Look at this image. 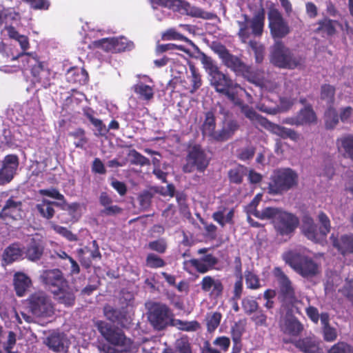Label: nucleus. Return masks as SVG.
I'll return each instance as SVG.
<instances>
[{
    "instance_id": "1",
    "label": "nucleus",
    "mask_w": 353,
    "mask_h": 353,
    "mask_svg": "<svg viewBox=\"0 0 353 353\" xmlns=\"http://www.w3.org/2000/svg\"><path fill=\"white\" fill-rule=\"evenodd\" d=\"M210 83L216 92L225 96L234 105L238 106L241 112L248 118L254 109L243 103L237 96V90L240 88L228 75L219 72L210 78Z\"/></svg>"
},
{
    "instance_id": "2",
    "label": "nucleus",
    "mask_w": 353,
    "mask_h": 353,
    "mask_svg": "<svg viewBox=\"0 0 353 353\" xmlns=\"http://www.w3.org/2000/svg\"><path fill=\"white\" fill-rule=\"evenodd\" d=\"M270 59L274 65L281 69L294 70L303 66L305 63V57L281 41H276L272 46Z\"/></svg>"
},
{
    "instance_id": "3",
    "label": "nucleus",
    "mask_w": 353,
    "mask_h": 353,
    "mask_svg": "<svg viewBox=\"0 0 353 353\" xmlns=\"http://www.w3.org/2000/svg\"><path fill=\"white\" fill-rule=\"evenodd\" d=\"M97 327L105 339L114 346L121 348V352L135 353L139 350V344L125 336L122 330L112 327L108 323L99 321Z\"/></svg>"
},
{
    "instance_id": "4",
    "label": "nucleus",
    "mask_w": 353,
    "mask_h": 353,
    "mask_svg": "<svg viewBox=\"0 0 353 353\" xmlns=\"http://www.w3.org/2000/svg\"><path fill=\"white\" fill-rule=\"evenodd\" d=\"M283 259L299 274L304 278H312L320 272V265L312 258L290 251L283 255Z\"/></svg>"
},
{
    "instance_id": "5",
    "label": "nucleus",
    "mask_w": 353,
    "mask_h": 353,
    "mask_svg": "<svg viewBox=\"0 0 353 353\" xmlns=\"http://www.w3.org/2000/svg\"><path fill=\"white\" fill-rule=\"evenodd\" d=\"M265 14L263 10L259 12L250 19L242 14L237 20L238 36L243 43H247L250 37H261L264 28Z\"/></svg>"
},
{
    "instance_id": "6",
    "label": "nucleus",
    "mask_w": 353,
    "mask_h": 353,
    "mask_svg": "<svg viewBox=\"0 0 353 353\" xmlns=\"http://www.w3.org/2000/svg\"><path fill=\"white\" fill-rule=\"evenodd\" d=\"M298 184V174L292 169L279 170L272 177L268 192L271 194H281L294 188Z\"/></svg>"
},
{
    "instance_id": "7",
    "label": "nucleus",
    "mask_w": 353,
    "mask_h": 353,
    "mask_svg": "<svg viewBox=\"0 0 353 353\" xmlns=\"http://www.w3.org/2000/svg\"><path fill=\"white\" fill-rule=\"evenodd\" d=\"M268 212L267 220L272 221L275 229L281 235L292 233L299 224V220L295 216L280 208H272Z\"/></svg>"
},
{
    "instance_id": "8",
    "label": "nucleus",
    "mask_w": 353,
    "mask_h": 353,
    "mask_svg": "<svg viewBox=\"0 0 353 353\" xmlns=\"http://www.w3.org/2000/svg\"><path fill=\"white\" fill-rule=\"evenodd\" d=\"M248 119L256 127H263L283 139L289 138L294 141L299 139L300 136L295 130L272 123L266 118L258 114L254 110Z\"/></svg>"
},
{
    "instance_id": "9",
    "label": "nucleus",
    "mask_w": 353,
    "mask_h": 353,
    "mask_svg": "<svg viewBox=\"0 0 353 353\" xmlns=\"http://www.w3.org/2000/svg\"><path fill=\"white\" fill-rule=\"evenodd\" d=\"M28 305L30 311L36 317L48 318L54 314L50 297L43 292L32 294L28 299Z\"/></svg>"
},
{
    "instance_id": "10",
    "label": "nucleus",
    "mask_w": 353,
    "mask_h": 353,
    "mask_svg": "<svg viewBox=\"0 0 353 353\" xmlns=\"http://www.w3.org/2000/svg\"><path fill=\"white\" fill-rule=\"evenodd\" d=\"M185 161L183 166V171L185 173H191L195 170L202 172L207 168L210 161L206 153L199 145L188 148Z\"/></svg>"
},
{
    "instance_id": "11",
    "label": "nucleus",
    "mask_w": 353,
    "mask_h": 353,
    "mask_svg": "<svg viewBox=\"0 0 353 353\" xmlns=\"http://www.w3.org/2000/svg\"><path fill=\"white\" fill-rule=\"evenodd\" d=\"M152 8L163 6L171 8L176 6L185 10L187 14L192 17H200L205 19H212L215 17L213 13L203 11L199 8L191 6L188 2L181 0H149Z\"/></svg>"
},
{
    "instance_id": "12",
    "label": "nucleus",
    "mask_w": 353,
    "mask_h": 353,
    "mask_svg": "<svg viewBox=\"0 0 353 353\" xmlns=\"http://www.w3.org/2000/svg\"><path fill=\"white\" fill-rule=\"evenodd\" d=\"M148 319L153 327L162 330L169 325L172 314L164 304L154 303L147 314Z\"/></svg>"
},
{
    "instance_id": "13",
    "label": "nucleus",
    "mask_w": 353,
    "mask_h": 353,
    "mask_svg": "<svg viewBox=\"0 0 353 353\" xmlns=\"http://www.w3.org/2000/svg\"><path fill=\"white\" fill-rule=\"evenodd\" d=\"M268 21L273 38L282 39L290 33V28L288 22L277 9L272 8L268 12Z\"/></svg>"
},
{
    "instance_id": "14",
    "label": "nucleus",
    "mask_w": 353,
    "mask_h": 353,
    "mask_svg": "<svg viewBox=\"0 0 353 353\" xmlns=\"http://www.w3.org/2000/svg\"><path fill=\"white\" fill-rule=\"evenodd\" d=\"M223 63L228 68L230 69L236 75L243 76L249 81L253 83H259L266 85V83L259 80H254L252 79V73L251 68L246 65L240 58L229 54L223 61Z\"/></svg>"
},
{
    "instance_id": "15",
    "label": "nucleus",
    "mask_w": 353,
    "mask_h": 353,
    "mask_svg": "<svg viewBox=\"0 0 353 353\" xmlns=\"http://www.w3.org/2000/svg\"><path fill=\"white\" fill-rule=\"evenodd\" d=\"M273 274L278 281L282 300L285 303L291 304L296 302V297L294 288L286 274L278 267L274 269Z\"/></svg>"
},
{
    "instance_id": "16",
    "label": "nucleus",
    "mask_w": 353,
    "mask_h": 353,
    "mask_svg": "<svg viewBox=\"0 0 353 353\" xmlns=\"http://www.w3.org/2000/svg\"><path fill=\"white\" fill-rule=\"evenodd\" d=\"M45 243L41 236L38 234L32 236L23 248L25 258L32 262L39 261L44 252Z\"/></svg>"
},
{
    "instance_id": "17",
    "label": "nucleus",
    "mask_w": 353,
    "mask_h": 353,
    "mask_svg": "<svg viewBox=\"0 0 353 353\" xmlns=\"http://www.w3.org/2000/svg\"><path fill=\"white\" fill-rule=\"evenodd\" d=\"M39 280L46 286L57 288L59 290L67 285L63 272L57 268L42 271Z\"/></svg>"
},
{
    "instance_id": "18",
    "label": "nucleus",
    "mask_w": 353,
    "mask_h": 353,
    "mask_svg": "<svg viewBox=\"0 0 353 353\" xmlns=\"http://www.w3.org/2000/svg\"><path fill=\"white\" fill-rule=\"evenodd\" d=\"M23 202L12 196L9 198L0 212V218L6 219L11 218L14 220H19L22 218Z\"/></svg>"
},
{
    "instance_id": "19",
    "label": "nucleus",
    "mask_w": 353,
    "mask_h": 353,
    "mask_svg": "<svg viewBox=\"0 0 353 353\" xmlns=\"http://www.w3.org/2000/svg\"><path fill=\"white\" fill-rule=\"evenodd\" d=\"M18 165L17 156L8 155L5 157L0 168V185H4L11 181Z\"/></svg>"
},
{
    "instance_id": "20",
    "label": "nucleus",
    "mask_w": 353,
    "mask_h": 353,
    "mask_svg": "<svg viewBox=\"0 0 353 353\" xmlns=\"http://www.w3.org/2000/svg\"><path fill=\"white\" fill-rule=\"evenodd\" d=\"M43 343L56 352H65L68 347V341L63 333L52 332L45 338Z\"/></svg>"
},
{
    "instance_id": "21",
    "label": "nucleus",
    "mask_w": 353,
    "mask_h": 353,
    "mask_svg": "<svg viewBox=\"0 0 353 353\" xmlns=\"http://www.w3.org/2000/svg\"><path fill=\"white\" fill-rule=\"evenodd\" d=\"M238 122L234 119H225L222 121L221 128L216 131L214 141L222 142L231 138L239 129Z\"/></svg>"
},
{
    "instance_id": "22",
    "label": "nucleus",
    "mask_w": 353,
    "mask_h": 353,
    "mask_svg": "<svg viewBox=\"0 0 353 353\" xmlns=\"http://www.w3.org/2000/svg\"><path fill=\"white\" fill-rule=\"evenodd\" d=\"M281 331L290 336H298L303 330V325L293 316L286 315L280 321Z\"/></svg>"
},
{
    "instance_id": "23",
    "label": "nucleus",
    "mask_w": 353,
    "mask_h": 353,
    "mask_svg": "<svg viewBox=\"0 0 353 353\" xmlns=\"http://www.w3.org/2000/svg\"><path fill=\"white\" fill-rule=\"evenodd\" d=\"M333 246L343 255L353 253V234H345L339 237H330Z\"/></svg>"
},
{
    "instance_id": "24",
    "label": "nucleus",
    "mask_w": 353,
    "mask_h": 353,
    "mask_svg": "<svg viewBox=\"0 0 353 353\" xmlns=\"http://www.w3.org/2000/svg\"><path fill=\"white\" fill-rule=\"evenodd\" d=\"M259 111L270 115H275L281 112V107L276 99L270 96H263L256 105Z\"/></svg>"
},
{
    "instance_id": "25",
    "label": "nucleus",
    "mask_w": 353,
    "mask_h": 353,
    "mask_svg": "<svg viewBox=\"0 0 353 353\" xmlns=\"http://www.w3.org/2000/svg\"><path fill=\"white\" fill-rule=\"evenodd\" d=\"M187 263H190L199 272L203 274L212 270L217 264L218 259L209 254L203 256L200 259H191L185 261L184 264Z\"/></svg>"
},
{
    "instance_id": "26",
    "label": "nucleus",
    "mask_w": 353,
    "mask_h": 353,
    "mask_svg": "<svg viewBox=\"0 0 353 353\" xmlns=\"http://www.w3.org/2000/svg\"><path fill=\"white\" fill-rule=\"evenodd\" d=\"M321 332L325 341L334 342L338 337L337 330L330 323V315L327 312L321 314Z\"/></svg>"
},
{
    "instance_id": "27",
    "label": "nucleus",
    "mask_w": 353,
    "mask_h": 353,
    "mask_svg": "<svg viewBox=\"0 0 353 353\" xmlns=\"http://www.w3.org/2000/svg\"><path fill=\"white\" fill-rule=\"evenodd\" d=\"M216 121L214 114L212 111H208L205 113V119L202 124L201 130L204 137L214 141L215 134H216Z\"/></svg>"
},
{
    "instance_id": "28",
    "label": "nucleus",
    "mask_w": 353,
    "mask_h": 353,
    "mask_svg": "<svg viewBox=\"0 0 353 353\" xmlns=\"http://www.w3.org/2000/svg\"><path fill=\"white\" fill-rule=\"evenodd\" d=\"M261 195L257 194L253 199V200L250 202V203L246 206L245 210H246L248 216H251V215H254V216H256V218H258L259 219L267 220L268 218V213H269L268 211L271 210L272 207L265 208L263 210H262L261 211H259L256 209V207H257L259 201H261Z\"/></svg>"
},
{
    "instance_id": "29",
    "label": "nucleus",
    "mask_w": 353,
    "mask_h": 353,
    "mask_svg": "<svg viewBox=\"0 0 353 353\" xmlns=\"http://www.w3.org/2000/svg\"><path fill=\"white\" fill-rule=\"evenodd\" d=\"M23 254V250L19 243H14L7 247L3 254V259L6 263H12L18 260Z\"/></svg>"
},
{
    "instance_id": "30",
    "label": "nucleus",
    "mask_w": 353,
    "mask_h": 353,
    "mask_svg": "<svg viewBox=\"0 0 353 353\" xmlns=\"http://www.w3.org/2000/svg\"><path fill=\"white\" fill-rule=\"evenodd\" d=\"M302 231L305 236L312 241L319 239V232L313 219L307 216L303 219Z\"/></svg>"
},
{
    "instance_id": "31",
    "label": "nucleus",
    "mask_w": 353,
    "mask_h": 353,
    "mask_svg": "<svg viewBox=\"0 0 353 353\" xmlns=\"http://www.w3.org/2000/svg\"><path fill=\"white\" fill-rule=\"evenodd\" d=\"M31 281L28 276L21 272H17L14 274V285L17 294L22 296L26 290L30 285Z\"/></svg>"
},
{
    "instance_id": "32",
    "label": "nucleus",
    "mask_w": 353,
    "mask_h": 353,
    "mask_svg": "<svg viewBox=\"0 0 353 353\" xmlns=\"http://www.w3.org/2000/svg\"><path fill=\"white\" fill-rule=\"evenodd\" d=\"M296 346L305 353H321L322 350L319 347V343L311 338H305L299 340Z\"/></svg>"
},
{
    "instance_id": "33",
    "label": "nucleus",
    "mask_w": 353,
    "mask_h": 353,
    "mask_svg": "<svg viewBox=\"0 0 353 353\" xmlns=\"http://www.w3.org/2000/svg\"><path fill=\"white\" fill-rule=\"evenodd\" d=\"M36 208L41 216L47 219L52 218L55 212L52 207V203L46 199H43L40 203H38Z\"/></svg>"
},
{
    "instance_id": "34",
    "label": "nucleus",
    "mask_w": 353,
    "mask_h": 353,
    "mask_svg": "<svg viewBox=\"0 0 353 353\" xmlns=\"http://www.w3.org/2000/svg\"><path fill=\"white\" fill-rule=\"evenodd\" d=\"M296 115L301 125L314 123L316 120V114L310 108L301 110Z\"/></svg>"
},
{
    "instance_id": "35",
    "label": "nucleus",
    "mask_w": 353,
    "mask_h": 353,
    "mask_svg": "<svg viewBox=\"0 0 353 353\" xmlns=\"http://www.w3.org/2000/svg\"><path fill=\"white\" fill-rule=\"evenodd\" d=\"M335 89L330 85H323L321 88L320 99L329 107L332 106L334 101Z\"/></svg>"
},
{
    "instance_id": "36",
    "label": "nucleus",
    "mask_w": 353,
    "mask_h": 353,
    "mask_svg": "<svg viewBox=\"0 0 353 353\" xmlns=\"http://www.w3.org/2000/svg\"><path fill=\"white\" fill-rule=\"evenodd\" d=\"M324 121L327 129H333L339 123V116L336 110L332 106L328 107L325 112Z\"/></svg>"
},
{
    "instance_id": "37",
    "label": "nucleus",
    "mask_w": 353,
    "mask_h": 353,
    "mask_svg": "<svg viewBox=\"0 0 353 353\" xmlns=\"http://www.w3.org/2000/svg\"><path fill=\"white\" fill-rule=\"evenodd\" d=\"M200 61L203 64V68L205 69L206 72L210 77V78H212L215 74H216V73L220 72L219 68L214 63L213 60L204 53L201 54Z\"/></svg>"
},
{
    "instance_id": "38",
    "label": "nucleus",
    "mask_w": 353,
    "mask_h": 353,
    "mask_svg": "<svg viewBox=\"0 0 353 353\" xmlns=\"http://www.w3.org/2000/svg\"><path fill=\"white\" fill-rule=\"evenodd\" d=\"M340 149L343 150L345 155L353 160V136L348 135L338 140Z\"/></svg>"
},
{
    "instance_id": "39",
    "label": "nucleus",
    "mask_w": 353,
    "mask_h": 353,
    "mask_svg": "<svg viewBox=\"0 0 353 353\" xmlns=\"http://www.w3.org/2000/svg\"><path fill=\"white\" fill-rule=\"evenodd\" d=\"M134 91L143 100L149 101L154 97V92L152 87L142 83L135 85Z\"/></svg>"
},
{
    "instance_id": "40",
    "label": "nucleus",
    "mask_w": 353,
    "mask_h": 353,
    "mask_svg": "<svg viewBox=\"0 0 353 353\" xmlns=\"http://www.w3.org/2000/svg\"><path fill=\"white\" fill-rule=\"evenodd\" d=\"M246 173L247 168L241 165L231 169L228 172L230 181L234 183L239 184L243 181V178L246 174Z\"/></svg>"
},
{
    "instance_id": "41",
    "label": "nucleus",
    "mask_w": 353,
    "mask_h": 353,
    "mask_svg": "<svg viewBox=\"0 0 353 353\" xmlns=\"http://www.w3.org/2000/svg\"><path fill=\"white\" fill-rule=\"evenodd\" d=\"M222 315L220 312H210L205 317L208 331L212 332L219 325Z\"/></svg>"
},
{
    "instance_id": "42",
    "label": "nucleus",
    "mask_w": 353,
    "mask_h": 353,
    "mask_svg": "<svg viewBox=\"0 0 353 353\" xmlns=\"http://www.w3.org/2000/svg\"><path fill=\"white\" fill-rule=\"evenodd\" d=\"M249 47L253 50L256 63H260L263 61L265 54V48L263 45L256 41L250 40L247 42Z\"/></svg>"
},
{
    "instance_id": "43",
    "label": "nucleus",
    "mask_w": 353,
    "mask_h": 353,
    "mask_svg": "<svg viewBox=\"0 0 353 353\" xmlns=\"http://www.w3.org/2000/svg\"><path fill=\"white\" fill-rule=\"evenodd\" d=\"M242 308L247 315H250L259 309V303L252 297H244L241 301Z\"/></svg>"
},
{
    "instance_id": "44",
    "label": "nucleus",
    "mask_w": 353,
    "mask_h": 353,
    "mask_svg": "<svg viewBox=\"0 0 353 353\" xmlns=\"http://www.w3.org/2000/svg\"><path fill=\"white\" fill-rule=\"evenodd\" d=\"M104 314L112 322L121 323L123 315L120 310L114 309L110 306H105L104 307Z\"/></svg>"
},
{
    "instance_id": "45",
    "label": "nucleus",
    "mask_w": 353,
    "mask_h": 353,
    "mask_svg": "<svg viewBox=\"0 0 353 353\" xmlns=\"http://www.w3.org/2000/svg\"><path fill=\"white\" fill-rule=\"evenodd\" d=\"M128 157L130 158V162L134 165L143 166L150 164V160L137 152L135 150H130Z\"/></svg>"
},
{
    "instance_id": "46",
    "label": "nucleus",
    "mask_w": 353,
    "mask_h": 353,
    "mask_svg": "<svg viewBox=\"0 0 353 353\" xmlns=\"http://www.w3.org/2000/svg\"><path fill=\"white\" fill-rule=\"evenodd\" d=\"M58 301L67 306H71L74 303L75 296L72 292L68 290H59Z\"/></svg>"
},
{
    "instance_id": "47",
    "label": "nucleus",
    "mask_w": 353,
    "mask_h": 353,
    "mask_svg": "<svg viewBox=\"0 0 353 353\" xmlns=\"http://www.w3.org/2000/svg\"><path fill=\"white\" fill-rule=\"evenodd\" d=\"M328 353H353V346L343 342H338L331 347Z\"/></svg>"
},
{
    "instance_id": "48",
    "label": "nucleus",
    "mask_w": 353,
    "mask_h": 353,
    "mask_svg": "<svg viewBox=\"0 0 353 353\" xmlns=\"http://www.w3.org/2000/svg\"><path fill=\"white\" fill-rule=\"evenodd\" d=\"M146 265L150 268H158L164 267L165 261L157 255L150 253L148 254L145 260Z\"/></svg>"
},
{
    "instance_id": "49",
    "label": "nucleus",
    "mask_w": 353,
    "mask_h": 353,
    "mask_svg": "<svg viewBox=\"0 0 353 353\" xmlns=\"http://www.w3.org/2000/svg\"><path fill=\"white\" fill-rule=\"evenodd\" d=\"M245 331V323L239 321L232 327L231 334L234 342L237 344L240 341L243 333Z\"/></svg>"
},
{
    "instance_id": "50",
    "label": "nucleus",
    "mask_w": 353,
    "mask_h": 353,
    "mask_svg": "<svg viewBox=\"0 0 353 353\" xmlns=\"http://www.w3.org/2000/svg\"><path fill=\"white\" fill-rule=\"evenodd\" d=\"M190 71L191 73L190 79L192 83V89L191 92H194L201 85V79L200 74L197 72L196 68L194 65L190 64Z\"/></svg>"
},
{
    "instance_id": "51",
    "label": "nucleus",
    "mask_w": 353,
    "mask_h": 353,
    "mask_svg": "<svg viewBox=\"0 0 353 353\" xmlns=\"http://www.w3.org/2000/svg\"><path fill=\"white\" fill-rule=\"evenodd\" d=\"M175 349L179 353H192L191 345L186 338H180L175 341Z\"/></svg>"
},
{
    "instance_id": "52",
    "label": "nucleus",
    "mask_w": 353,
    "mask_h": 353,
    "mask_svg": "<svg viewBox=\"0 0 353 353\" xmlns=\"http://www.w3.org/2000/svg\"><path fill=\"white\" fill-rule=\"evenodd\" d=\"M103 41H110V43L112 45L113 47L117 48L119 50H125L127 48H130L132 46V43H128L126 39L124 37L121 38H111L110 39H103Z\"/></svg>"
},
{
    "instance_id": "53",
    "label": "nucleus",
    "mask_w": 353,
    "mask_h": 353,
    "mask_svg": "<svg viewBox=\"0 0 353 353\" xmlns=\"http://www.w3.org/2000/svg\"><path fill=\"white\" fill-rule=\"evenodd\" d=\"M245 277L246 285L248 288L256 290L260 288L259 279L256 274L250 271H247L245 272Z\"/></svg>"
},
{
    "instance_id": "54",
    "label": "nucleus",
    "mask_w": 353,
    "mask_h": 353,
    "mask_svg": "<svg viewBox=\"0 0 353 353\" xmlns=\"http://www.w3.org/2000/svg\"><path fill=\"white\" fill-rule=\"evenodd\" d=\"M319 221L321 225L319 232L323 235L325 236L330 230V222L327 216L324 212H320L319 214Z\"/></svg>"
},
{
    "instance_id": "55",
    "label": "nucleus",
    "mask_w": 353,
    "mask_h": 353,
    "mask_svg": "<svg viewBox=\"0 0 353 353\" xmlns=\"http://www.w3.org/2000/svg\"><path fill=\"white\" fill-rule=\"evenodd\" d=\"M252 321L257 327H268V317L262 310H257L251 317Z\"/></svg>"
},
{
    "instance_id": "56",
    "label": "nucleus",
    "mask_w": 353,
    "mask_h": 353,
    "mask_svg": "<svg viewBox=\"0 0 353 353\" xmlns=\"http://www.w3.org/2000/svg\"><path fill=\"white\" fill-rule=\"evenodd\" d=\"M336 21L325 19L323 21H321L319 24V30H322L326 32L329 35H332L335 32V26Z\"/></svg>"
},
{
    "instance_id": "57",
    "label": "nucleus",
    "mask_w": 353,
    "mask_h": 353,
    "mask_svg": "<svg viewBox=\"0 0 353 353\" xmlns=\"http://www.w3.org/2000/svg\"><path fill=\"white\" fill-rule=\"evenodd\" d=\"M167 243L163 239L151 241L148 243V248L159 253H164L167 249Z\"/></svg>"
},
{
    "instance_id": "58",
    "label": "nucleus",
    "mask_w": 353,
    "mask_h": 353,
    "mask_svg": "<svg viewBox=\"0 0 353 353\" xmlns=\"http://www.w3.org/2000/svg\"><path fill=\"white\" fill-rule=\"evenodd\" d=\"M163 40H181L188 41V39L174 29L170 28L162 34Z\"/></svg>"
},
{
    "instance_id": "59",
    "label": "nucleus",
    "mask_w": 353,
    "mask_h": 353,
    "mask_svg": "<svg viewBox=\"0 0 353 353\" xmlns=\"http://www.w3.org/2000/svg\"><path fill=\"white\" fill-rule=\"evenodd\" d=\"M254 154V148L251 145L240 148L237 150V157L243 161L252 159Z\"/></svg>"
},
{
    "instance_id": "60",
    "label": "nucleus",
    "mask_w": 353,
    "mask_h": 353,
    "mask_svg": "<svg viewBox=\"0 0 353 353\" xmlns=\"http://www.w3.org/2000/svg\"><path fill=\"white\" fill-rule=\"evenodd\" d=\"M90 252V248L85 247L78 250V255L81 265L85 268H89L91 266V259L87 257L88 253Z\"/></svg>"
},
{
    "instance_id": "61",
    "label": "nucleus",
    "mask_w": 353,
    "mask_h": 353,
    "mask_svg": "<svg viewBox=\"0 0 353 353\" xmlns=\"http://www.w3.org/2000/svg\"><path fill=\"white\" fill-rule=\"evenodd\" d=\"M211 49L219 55L221 61H223L230 54L227 48L219 42H212L211 44Z\"/></svg>"
},
{
    "instance_id": "62",
    "label": "nucleus",
    "mask_w": 353,
    "mask_h": 353,
    "mask_svg": "<svg viewBox=\"0 0 353 353\" xmlns=\"http://www.w3.org/2000/svg\"><path fill=\"white\" fill-rule=\"evenodd\" d=\"M32 73L33 76L39 77V81H41L43 77L49 74L48 71L44 69L42 63L37 62V64L32 66Z\"/></svg>"
},
{
    "instance_id": "63",
    "label": "nucleus",
    "mask_w": 353,
    "mask_h": 353,
    "mask_svg": "<svg viewBox=\"0 0 353 353\" xmlns=\"http://www.w3.org/2000/svg\"><path fill=\"white\" fill-rule=\"evenodd\" d=\"M53 228L57 233L61 234L69 241H76L77 239L74 234L64 227L55 225H53Z\"/></svg>"
},
{
    "instance_id": "64",
    "label": "nucleus",
    "mask_w": 353,
    "mask_h": 353,
    "mask_svg": "<svg viewBox=\"0 0 353 353\" xmlns=\"http://www.w3.org/2000/svg\"><path fill=\"white\" fill-rule=\"evenodd\" d=\"M341 292L353 303V281L347 282L341 290Z\"/></svg>"
}]
</instances>
